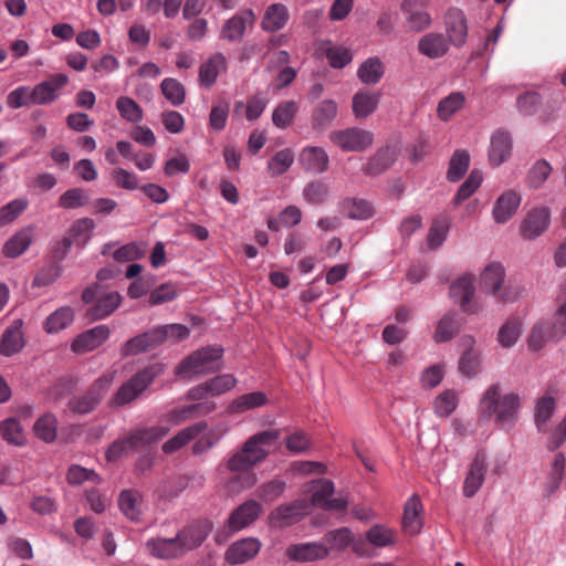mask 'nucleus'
<instances>
[{
  "mask_svg": "<svg viewBox=\"0 0 566 566\" xmlns=\"http://www.w3.org/2000/svg\"><path fill=\"white\" fill-rule=\"evenodd\" d=\"M269 399L265 392L263 391H253L249 394L241 395L233 399L227 411L230 415H240L247 411L263 407L268 403Z\"/></svg>",
  "mask_w": 566,
  "mask_h": 566,
  "instance_id": "2f4dec72",
  "label": "nucleus"
},
{
  "mask_svg": "<svg viewBox=\"0 0 566 566\" xmlns=\"http://www.w3.org/2000/svg\"><path fill=\"white\" fill-rule=\"evenodd\" d=\"M289 18L290 13L284 4L273 3L266 8L261 27L264 31L275 32L285 27Z\"/></svg>",
  "mask_w": 566,
  "mask_h": 566,
  "instance_id": "4c0bfd02",
  "label": "nucleus"
},
{
  "mask_svg": "<svg viewBox=\"0 0 566 566\" xmlns=\"http://www.w3.org/2000/svg\"><path fill=\"white\" fill-rule=\"evenodd\" d=\"M424 4V0H402L400 9L406 15V22L409 30L420 32L428 29L432 19L429 12L420 10Z\"/></svg>",
  "mask_w": 566,
  "mask_h": 566,
  "instance_id": "aec40b11",
  "label": "nucleus"
},
{
  "mask_svg": "<svg viewBox=\"0 0 566 566\" xmlns=\"http://www.w3.org/2000/svg\"><path fill=\"white\" fill-rule=\"evenodd\" d=\"M164 96L175 106L185 102L186 92L184 85L176 78H164L160 84Z\"/></svg>",
  "mask_w": 566,
  "mask_h": 566,
  "instance_id": "4d7b16f0",
  "label": "nucleus"
},
{
  "mask_svg": "<svg viewBox=\"0 0 566 566\" xmlns=\"http://www.w3.org/2000/svg\"><path fill=\"white\" fill-rule=\"evenodd\" d=\"M33 431L36 438L50 443L56 438L57 420L53 413H45L41 416L33 426Z\"/></svg>",
  "mask_w": 566,
  "mask_h": 566,
  "instance_id": "a18cd8bd",
  "label": "nucleus"
},
{
  "mask_svg": "<svg viewBox=\"0 0 566 566\" xmlns=\"http://www.w3.org/2000/svg\"><path fill=\"white\" fill-rule=\"evenodd\" d=\"M520 203L521 196L513 190H509L501 195L493 207V217L495 221L504 223L510 220L515 214Z\"/></svg>",
  "mask_w": 566,
  "mask_h": 566,
  "instance_id": "c85d7f7f",
  "label": "nucleus"
},
{
  "mask_svg": "<svg viewBox=\"0 0 566 566\" xmlns=\"http://www.w3.org/2000/svg\"><path fill=\"white\" fill-rule=\"evenodd\" d=\"M227 71V59L223 53L217 52L212 54L199 67V81L205 87H211L220 73Z\"/></svg>",
  "mask_w": 566,
  "mask_h": 566,
  "instance_id": "393cba45",
  "label": "nucleus"
},
{
  "mask_svg": "<svg viewBox=\"0 0 566 566\" xmlns=\"http://www.w3.org/2000/svg\"><path fill=\"white\" fill-rule=\"evenodd\" d=\"M29 206L25 198H18L0 208V226L14 221Z\"/></svg>",
  "mask_w": 566,
  "mask_h": 566,
  "instance_id": "0e129e2a",
  "label": "nucleus"
},
{
  "mask_svg": "<svg viewBox=\"0 0 566 566\" xmlns=\"http://www.w3.org/2000/svg\"><path fill=\"white\" fill-rule=\"evenodd\" d=\"M511 136L503 130L495 132L491 138V145L489 149V160L491 166L499 167L502 165L511 156Z\"/></svg>",
  "mask_w": 566,
  "mask_h": 566,
  "instance_id": "bb28decb",
  "label": "nucleus"
},
{
  "mask_svg": "<svg viewBox=\"0 0 566 566\" xmlns=\"http://www.w3.org/2000/svg\"><path fill=\"white\" fill-rule=\"evenodd\" d=\"M223 348L220 346L202 347L185 359L177 366L176 373L179 376H190L207 374L218 369L216 361L222 357Z\"/></svg>",
  "mask_w": 566,
  "mask_h": 566,
  "instance_id": "423d86ee",
  "label": "nucleus"
},
{
  "mask_svg": "<svg viewBox=\"0 0 566 566\" xmlns=\"http://www.w3.org/2000/svg\"><path fill=\"white\" fill-rule=\"evenodd\" d=\"M422 504L417 495H412L405 504V512L402 517V527L409 535H416L422 527V520L420 517Z\"/></svg>",
  "mask_w": 566,
  "mask_h": 566,
  "instance_id": "f704fd0d",
  "label": "nucleus"
},
{
  "mask_svg": "<svg viewBox=\"0 0 566 566\" xmlns=\"http://www.w3.org/2000/svg\"><path fill=\"white\" fill-rule=\"evenodd\" d=\"M553 168L545 159L537 160L528 170L526 185L528 188L538 189L547 180Z\"/></svg>",
  "mask_w": 566,
  "mask_h": 566,
  "instance_id": "603ef678",
  "label": "nucleus"
},
{
  "mask_svg": "<svg viewBox=\"0 0 566 566\" xmlns=\"http://www.w3.org/2000/svg\"><path fill=\"white\" fill-rule=\"evenodd\" d=\"M22 322L14 321L2 334L0 338V354L11 356L20 352L24 346L22 334Z\"/></svg>",
  "mask_w": 566,
  "mask_h": 566,
  "instance_id": "473e14b6",
  "label": "nucleus"
},
{
  "mask_svg": "<svg viewBox=\"0 0 566 566\" xmlns=\"http://www.w3.org/2000/svg\"><path fill=\"white\" fill-rule=\"evenodd\" d=\"M329 140L344 151H363L371 146L374 134L363 128L352 127L331 132Z\"/></svg>",
  "mask_w": 566,
  "mask_h": 566,
  "instance_id": "9d476101",
  "label": "nucleus"
},
{
  "mask_svg": "<svg viewBox=\"0 0 566 566\" xmlns=\"http://www.w3.org/2000/svg\"><path fill=\"white\" fill-rule=\"evenodd\" d=\"M463 343L468 349L462 354L459 359V369L465 376H473L479 368V353L473 349L474 339L471 336L463 338Z\"/></svg>",
  "mask_w": 566,
  "mask_h": 566,
  "instance_id": "8fccbe9b",
  "label": "nucleus"
},
{
  "mask_svg": "<svg viewBox=\"0 0 566 566\" xmlns=\"http://www.w3.org/2000/svg\"><path fill=\"white\" fill-rule=\"evenodd\" d=\"M113 379L114 377L112 374H106L97 378L85 395L70 399V410L78 415H85L93 411L109 389Z\"/></svg>",
  "mask_w": 566,
  "mask_h": 566,
  "instance_id": "1a4fd4ad",
  "label": "nucleus"
},
{
  "mask_svg": "<svg viewBox=\"0 0 566 566\" xmlns=\"http://www.w3.org/2000/svg\"><path fill=\"white\" fill-rule=\"evenodd\" d=\"M263 509L255 500H248L234 509L226 522L228 534L240 532L253 524L262 514Z\"/></svg>",
  "mask_w": 566,
  "mask_h": 566,
  "instance_id": "9b49d317",
  "label": "nucleus"
},
{
  "mask_svg": "<svg viewBox=\"0 0 566 566\" xmlns=\"http://www.w3.org/2000/svg\"><path fill=\"white\" fill-rule=\"evenodd\" d=\"M216 409V403L212 400H200L197 403H192L179 409H175L169 413L170 420L176 423L202 417L211 413Z\"/></svg>",
  "mask_w": 566,
  "mask_h": 566,
  "instance_id": "e433bc0d",
  "label": "nucleus"
},
{
  "mask_svg": "<svg viewBox=\"0 0 566 566\" xmlns=\"http://www.w3.org/2000/svg\"><path fill=\"white\" fill-rule=\"evenodd\" d=\"M300 161L302 166L312 172L321 174L328 168V155L321 147H305L301 155Z\"/></svg>",
  "mask_w": 566,
  "mask_h": 566,
  "instance_id": "c9c22d12",
  "label": "nucleus"
},
{
  "mask_svg": "<svg viewBox=\"0 0 566 566\" xmlns=\"http://www.w3.org/2000/svg\"><path fill=\"white\" fill-rule=\"evenodd\" d=\"M565 471V457L563 453H557L554 457V461L552 463L551 473L546 483V493L547 495L553 494L556 490H558L560 482L563 480Z\"/></svg>",
  "mask_w": 566,
  "mask_h": 566,
  "instance_id": "052dcab7",
  "label": "nucleus"
},
{
  "mask_svg": "<svg viewBox=\"0 0 566 566\" xmlns=\"http://www.w3.org/2000/svg\"><path fill=\"white\" fill-rule=\"evenodd\" d=\"M461 324V318L457 313L446 314L437 324L433 340L436 343L451 340L459 333Z\"/></svg>",
  "mask_w": 566,
  "mask_h": 566,
  "instance_id": "ea45409f",
  "label": "nucleus"
},
{
  "mask_svg": "<svg viewBox=\"0 0 566 566\" xmlns=\"http://www.w3.org/2000/svg\"><path fill=\"white\" fill-rule=\"evenodd\" d=\"M449 231V222L444 219L436 220L428 233V247L431 250H436L444 242Z\"/></svg>",
  "mask_w": 566,
  "mask_h": 566,
  "instance_id": "338daca9",
  "label": "nucleus"
},
{
  "mask_svg": "<svg viewBox=\"0 0 566 566\" xmlns=\"http://www.w3.org/2000/svg\"><path fill=\"white\" fill-rule=\"evenodd\" d=\"M120 511L132 521H139L143 513V496L136 490H124L118 497Z\"/></svg>",
  "mask_w": 566,
  "mask_h": 566,
  "instance_id": "58836bf2",
  "label": "nucleus"
},
{
  "mask_svg": "<svg viewBox=\"0 0 566 566\" xmlns=\"http://www.w3.org/2000/svg\"><path fill=\"white\" fill-rule=\"evenodd\" d=\"M311 502L314 506L326 511H344L347 502L344 499H333L334 483L329 480L321 479L312 488Z\"/></svg>",
  "mask_w": 566,
  "mask_h": 566,
  "instance_id": "2eb2a0df",
  "label": "nucleus"
},
{
  "mask_svg": "<svg viewBox=\"0 0 566 566\" xmlns=\"http://www.w3.org/2000/svg\"><path fill=\"white\" fill-rule=\"evenodd\" d=\"M469 166V153L464 149L455 150L449 163L447 179L451 182L459 181L467 174Z\"/></svg>",
  "mask_w": 566,
  "mask_h": 566,
  "instance_id": "c03bdc74",
  "label": "nucleus"
},
{
  "mask_svg": "<svg viewBox=\"0 0 566 566\" xmlns=\"http://www.w3.org/2000/svg\"><path fill=\"white\" fill-rule=\"evenodd\" d=\"M255 22V14L251 9H244L237 12L228 19L220 32V39L230 43H240L248 28H252Z\"/></svg>",
  "mask_w": 566,
  "mask_h": 566,
  "instance_id": "ddd939ff",
  "label": "nucleus"
},
{
  "mask_svg": "<svg viewBox=\"0 0 566 566\" xmlns=\"http://www.w3.org/2000/svg\"><path fill=\"white\" fill-rule=\"evenodd\" d=\"M90 197L81 188H72L66 190L59 198V206L64 209H75L84 207L88 203Z\"/></svg>",
  "mask_w": 566,
  "mask_h": 566,
  "instance_id": "680f3d73",
  "label": "nucleus"
},
{
  "mask_svg": "<svg viewBox=\"0 0 566 566\" xmlns=\"http://www.w3.org/2000/svg\"><path fill=\"white\" fill-rule=\"evenodd\" d=\"M310 503L305 500H296L275 507L269 515L274 527L283 528L297 523L308 513Z\"/></svg>",
  "mask_w": 566,
  "mask_h": 566,
  "instance_id": "4468645a",
  "label": "nucleus"
},
{
  "mask_svg": "<svg viewBox=\"0 0 566 566\" xmlns=\"http://www.w3.org/2000/svg\"><path fill=\"white\" fill-rule=\"evenodd\" d=\"M159 373L160 368L157 366H149L138 371L117 389L109 400V406L113 408L124 407L135 401L154 381Z\"/></svg>",
  "mask_w": 566,
  "mask_h": 566,
  "instance_id": "39448f33",
  "label": "nucleus"
},
{
  "mask_svg": "<svg viewBox=\"0 0 566 566\" xmlns=\"http://www.w3.org/2000/svg\"><path fill=\"white\" fill-rule=\"evenodd\" d=\"M384 74L385 64L377 56L368 57L357 70V77L367 85L377 84Z\"/></svg>",
  "mask_w": 566,
  "mask_h": 566,
  "instance_id": "a19ab883",
  "label": "nucleus"
},
{
  "mask_svg": "<svg viewBox=\"0 0 566 566\" xmlns=\"http://www.w3.org/2000/svg\"><path fill=\"white\" fill-rule=\"evenodd\" d=\"M474 294V284L473 276L464 275L458 279L450 286V296L455 302L459 303L462 311L465 313H473L470 302Z\"/></svg>",
  "mask_w": 566,
  "mask_h": 566,
  "instance_id": "cd10ccee",
  "label": "nucleus"
},
{
  "mask_svg": "<svg viewBox=\"0 0 566 566\" xmlns=\"http://www.w3.org/2000/svg\"><path fill=\"white\" fill-rule=\"evenodd\" d=\"M0 434L4 441L13 446H23L25 437L17 418H7L0 422Z\"/></svg>",
  "mask_w": 566,
  "mask_h": 566,
  "instance_id": "09e8293b",
  "label": "nucleus"
},
{
  "mask_svg": "<svg viewBox=\"0 0 566 566\" xmlns=\"http://www.w3.org/2000/svg\"><path fill=\"white\" fill-rule=\"evenodd\" d=\"M464 104V95L460 92H454L444 97L438 104L437 113L440 119H450Z\"/></svg>",
  "mask_w": 566,
  "mask_h": 566,
  "instance_id": "5fc2aeb1",
  "label": "nucleus"
},
{
  "mask_svg": "<svg viewBox=\"0 0 566 566\" xmlns=\"http://www.w3.org/2000/svg\"><path fill=\"white\" fill-rule=\"evenodd\" d=\"M167 432L168 428L164 426L136 429L123 440L113 442L106 451V458L108 461H116L124 454V452L155 443L164 438Z\"/></svg>",
  "mask_w": 566,
  "mask_h": 566,
  "instance_id": "20e7f679",
  "label": "nucleus"
},
{
  "mask_svg": "<svg viewBox=\"0 0 566 566\" xmlns=\"http://www.w3.org/2000/svg\"><path fill=\"white\" fill-rule=\"evenodd\" d=\"M457 406L458 397L453 390H444L433 401L434 413L441 418L450 416Z\"/></svg>",
  "mask_w": 566,
  "mask_h": 566,
  "instance_id": "13d9d810",
  "label": "nucleus"
},
{
  "mask_svg": "<svg viewBox=\"0 0 566 566\" xmlns=\"http://www.w3.org/2000/svg\"><path fill=\"white\" fill-rule=\"evenodd\" d=\"M337 115V104L332 99L322 101L313 112V125L316 128H326Z\"/></svg>",
  "mask_w": 566,
  "mask_h": 566,
  "instance_id": "de8ad7c7",
  "label": "nucleus"
},
{
  "mask_svg": "<svg viewBox=\"0 0 566 566\" xmlns=\"http://www.w3.org/2000/svg\"><path fill=\"white\" fill-rule=\"evenodd\" d=\"M230 105L228 101L216 103L209 114V126L216 132L222 130L228 122Z\"/></svg>",
  "mask_w": 566,
  "mask_h": 566,
  "instance_id": "e2e57ef3",
  "label": "nucleus"
},
{
  "mask_svg": "<svg viewBox=\"0 0 566 566\" xmlns=\"http://www.w3.org/2000/svg\"><path fill=\"white\" fill-rule=\"evenodd\" d=\"M418 51L429 59H439L449 51V41L442 33L429 32L419 39Z\"/></svg>",
  "mask_w": 566,
  "mask_h": 566,
  "instance_id": "b1692460",
  "label": "nucleus"
},
{
  "mask_svg": "<svg viewBox=\"0 0 566 566\" xmlns=\"http://www.w3.org/2000/svg\"><path fill=\"white\" fill-rule=\"evenodd\" d=\"M482 174L481 171L473 169L467 180L460 186L454 198V206L460 205L462 201L468 199L471 195H473L482 182Z\"/></svg>",
  "mask_w": 566,
  "mask_h": 566,
  "instance_id": "bf43d9fd",
  "label": "nucleus"
},
{
  "mask_svg": "<svg viewBox=\"0 0 566 566\" xmlns=\"http://www.w3.org/2000/svg\"><path fill=\"white\" fill-rule=\"evenodd\" d=\"M521 334V324L516 319L507 321L499 331L497 339L503 347L513 346Z\"/></svg>",
  "mask_w": 566,
  "mask_h": 566,
  "instance_id": "774afa93",
  "label": "nucleus"
},
{
  "mask_svg": "<svg viewBox=\"0 0 566 566\" xmlns=\"http://www.w3.org/2000/svg\"><path fill=\"white\" fill-rule=\"evenodd\" d=\"M342 208L350 219L366 220L374 214L371 205L364 199L347 198L342 202Z\"/></svg>",
  "mask_w": 566,
  "mask_h": 566,
  "instance_id": "49530a36",
  "label": "nucleus"
},
{
  "mask_svg": "<svg viewBox=\"0 0 566 566\" xmlns=\"http://www.w3.org/2000/svg\"><path fill=\"white\" fill-rule=\"evenodd\" d=\"M111 329L106 325H97L78 334L71 344L75 354L92 352L103 345L109 337Z\"/></svg>",
  "mask_w": 566,
  "mask_h": 566,
  "instance_id": "dca6fc26",
  "label": "nucleus"
},
{
  "mask_svg": "<svg viewBox=\"0 0 566 566\" xmlns=\"http://www.w3.org/2000/svg\"><path fill=\"white\" fill-rule=\"evenodd\" d=\"M160 337L155 328L132 337L122 345L120 356L125 358L153 350L160 345Z\"/></svg>",
  "mask_w": 566,
  "mask_h": 566,
  "instance_id": "a211bd4d",
  "label": "nucleus"
},
{
  "mask_svg": "<svg viewBox=\"0 0 566 566\" xmlns=\"http://www.w3.org/2000/svg\"><path fill=\"white\" fill-rule=\"evenodd\" d=\"M281 438V430L266 429L249 437L241 449L233 452L227 461V469L232 473L231 483L239 489H249L256 483L252 469L262 463L271 453L270 448Z\"/></svg>",
  "mask_w": 566,
  "mask_h": 566,
  "instance_id": "f257e3e1",
  "label": "nucleus"
},
{
  "mask_svg": "<svg viewBox=\"0 0 566 566\" xmlns=\"http://www.w3.org/2000/svg\"><path fill=\"white\" fill-rule=\"evenodd\" d=\"M33 241V229L25 227L15 232L2 248L4 256L14 259L23 254Z\"/></svg>",
  "mask_w": 566,
  "mask_h": 566,
  "instance_id": "7c9ffc66",
  "label": "nucleus"
},
{
  "mask_svg": "<svg viewBox=\"0 0 566 566\" xmlns=\"http://www.w3.org/2000/svg\"><path fill=\"white\" fill-rule=\"evenodd\" d=\"M549 224V210L545 207L531 210L521 224V233L525 239L539 237Z\"/></svg>",
  "mask_w": 566,
  "mask_h": 566,
  "instance_id": "4be33fe9",
  "label": "nucleus"
},
{
  "mask_svg": "<svg viewBox=\"0 0 566 566\" xmlns=\"http://www.w3.org/2000/svg\"><path fill=\"white\" fill-rule=\"evenodd\" d=\"M366 539L375 547H387L396 543V533L382 524H376L366 532Z\"/></svg>",
  "mask_w": 566,
  "mask_h": 566,
  "instance_id": "3c124183",
  "label": "nucleus"
},
{
  "mask_svg": "<svg viewBox=\"0 0 566 566\" xmlns=\"http://www.w3.org/2000/svg\"><path fill=\"white\" fill-rule=\"evenodd\" d=\"M486 470L485 454L478 452L469 467L463 482L462 492L465 497H473L478 493L485 480Z\"/></svg>",
  "mask_w": 566,
  "mask_h": 566,
  "instance_id": "6ab92c4d",
  "label": "nucleus"
},
{
  "mask_svg": "<svg viewBox=\"0 0 566 566\" xmlns=\"http://www.w3.org/2000/svg\"><path fill=\"white\" fill-rule=\"evenodd\" d=\"M297 109V103L294 101L280 103L272 114L273 124L279 128L287 127L292 123Z\"/></svg>",
  "mask_w": 566,
  "mask_h": 566,
  "instance_id": "6e6d98bb",
  "label": "nucleus"
},
{
  "mask_svg": "<svg viewBox=\"0 0 566 566\" xmlns=\"http://www.w3.org/2000/svg\"><path fill=\"white\" fill-rule=\"evenodd\" d=\"M328 548L318 543L294 544L286 548L285 555L295 562H314L326 557Z\"/></svg>",
  "mask_w": 566,
  "mask_h": 566,
  "instance_id": "5701e85b",
  "label": "nucleus"
},
{
  "mask_svg": "<svg viewBox=\"0 0 566 566\" xmlns=\"http://www.w3.org/2000/svg\"><path fill=\"white\" fill-rule=\"evenodd\" d=\"M556 334V327L551 323V321H541L536 323L527 339L530 349L539 350L547 343L559 342L562 336Z\"/></svg>",
  "mask_w": 566,
  "mask_h": 566,
  "instance_id": "a878e982",
  "label": "nucleus"
},
{
  "mask_svg": "<svg viewBox=\"0 0 566 566\" xmlns=\"http://www.w3.org/2000/svg\"><path fill=\"white\" fill-rule=\"evenodd\" d=\"M97 285L86 287L82 293V300L85 303H94L87 310V317L92 321H99L109 316L122 303V296L118 292H107L98 294Z\"/></svg>",
  "mask_w": 566,
  "mask_h": 566,
  "instance_id": "6e6552de",
  "label": "nucleus"
},
{
  "mask_svg": "<svg viewBox=\"0 0 566 566\" xmlns=\"http://www.w3.org/2000/svg\"><path fill=\"white\" fill-rule=\"evenodd\" d=\"M505 270L501 263H491L481 273V290L492 295L497 302H513L517 298V291L504 284Z\"/></svg>",
  "mask_w": 566,
  "mask_h": 566,
  "instance_id": "0eeeda50",
  "label": "nucleus"
},
{
  "mask_svg": "<svg viewBox=\"0 0 566 566\" xmlns=\"http://www.w3.org/2000/svg\"><path fill=\"white\" fill-rule=\"evenodd\" d=\"M520 407V395L514 391L503 392L500 382L489 386L481 398V408L503 430H511L514 427Z\"/></svg>",
  "mask_w": 566,
  "mask_h": 566,
  "instance_id": "7ed1b4c3",
  "label": "nucleus"
},
{
  "mask_svg": "<svg viewBox=\"0 0 566 566\" xmlns=\"http://www.w3.org/2000/svg\"><path fill=\"white\" fill-rule=\"evenodd\" d=\"M209 520H198L182 527L175 537H154L146 542V548L156 558L171 559L199 547L212 531Z\"/></svg>",
  "mask_w": 566,
  "mask_h": 566,
  "instance_id": "f03ea898",
  "label": "nucleus"
},
{
  "mask_svg": "<svg viewBox=\"0 0 566 566\" xmlns=\"http://www.w3.org/2000/svg\"><path fill=\"white\" fill-rule=\"evenodd\" d=\"M69 83L65 74L56 73L51 75L46 81L31 87V102L33 105H48L55 102L60 94L59 91Z\"/></svg>",
  "mask_w": 566,
  "mask_h": 566,
  "instance_id": "f8f14e48",
  "label": "nucleus"
},
{
  "mask_svg": "<svg viewBox=\"0 0 566 566\" xmlns=\"http://www.w3.org/2000/svg\"><path fill=\"white\" fill-rule=\"evenodd\" d=\"M395 150L386 147L378 150L363 168L366 175H379L386 171L395 161Z\"/></svg>",
  "mask_w": 566,
  "mask_h": 566,
  "instance_id": "37998d69",
  "label": "nucleus"
},
{
  "mask_svg": "<svg viewBox=\"0 0 566 566\" xmlns=\"http://www.w3.org/2000/svg\"><path fill=\"white\" fill-rule=\"evenodd\" d=\"M260 548L259 539L253 537L243 538L229 546L224 558L231 565L243 564L252 559L260 552Z\"/></svg>",
  "mask_w": 566,
  "mask_h": 566,
  "instance_id": "412c9836",
  "label": "nucleus"
},
{
  "mask_svg": "<svg viewBox=\"0 0 566 566\" xmlns=\"http://www.w3.org/2000/svg\"><path fill=\"white\" fill-rule=\"evenodd\" d=\"M74 321V311L70 306H63L57 308L51 315L48 316L44 323V329L46 333L53 334L70 326Z\"/></svg>",
  "mask_w": 566,
  "mask_h": 566,
  "instance_id": "79ce46f5",
  "label": "nucleus"
},
{
  "mask_svg": "<svg viewBox=\"0 0 566 566\" xmlns=\"http://www.w3.org/2000/svg\"><path fill=\"white\" fill-rule=\"evenodd\" d=\"M444 25L449 44L462 46L468 36V22L463 11L450 8L444 15Z\"/></svg>",
  "mask_w": 566,
  "mask_h": 566,
  "instance_id": "f3484780",
  "label": "nucleus"
},
{
  "mask_svg": "<svg viewBox=\"0 0 566 566\" xmlns=\"http://www.w3.org/2000/svg\"><path fill=\"white\" fill-rule=\"evenodd\" d=\"M380 94L368 90H360L353 96L352 108L356 118H366L378 107Z\"/></svg>",
  "mask_w": 566,
  "mask_h": 566,
  "instance_id": "c756f323",
  "label": "nucleus"
},
{
  "mask_svg": "<svg viewBox=\"0 0 566 566\" xmlns=\"http://www.w3.org/2000/svg\"><path fill=\"white\" fill-rule=\"evenodd\" d=\"M208 424L206 421L196 422L180 430L175 437L169 439L163 444V451L165 453H172L186 446L191 440L196 439L201 432L207 429Z\"/></svg>",
  "mask_w": 566,
  "mask_h": 566,
  "instance_id": "72a5a7b5",
  "label": "nucleus"
},
{
  "mask_svg": "<svg viewBox=\"0 0 566 566\" xmlns=\"http://www.w3.org/2000/svg\"><path fill=\"white\" fill-rule=\"evenodd\" d=\"M285 490V482L282 480H272L260 485L255 494L263 502H273L279 499Z\"/></svg>",
  "mask_w": 566,
  "mask_h": 566,
  "instance_id": "69168bd1",
  "label": "nucleus"
},
{
  "mask_svg": "<svg viewBox=\"0 0 566 566\" xmlns=\"http://www.w3.org/2000/svg\"><path fill=\"white\" fill-rule=\"evenodd\" d=\"M116 108L120 117L129 123L137 124L143 119V109L132 97L119 96L116 101Z\"/></svg>",
  "mask_w": 566,
  "mask_h": 566,
  "instance_id": "864d4df0",
  "label": "nucleus"
}]
</instances>
